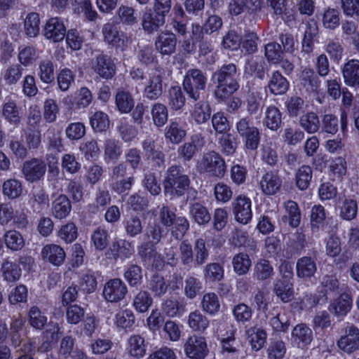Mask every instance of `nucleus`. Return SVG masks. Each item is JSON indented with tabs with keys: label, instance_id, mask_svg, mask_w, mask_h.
Listing matches in <instances>:
<instances>
[{
	"label": "nucleus",
	"instance_id": "f257e3e1",
	"mask_svg": "<svg viewBox=\"0 0 359 359\" xmlns=\"http://www.w3.org/2000/svg\"><path fill=\"white\" fill-rule=\"evenodd\" d=\"M237 76V68L233 63L224 65L213 72L211 80L216 85L214 94L219 101L227 100L238 90Z\"/></svg>",
	"mask_w": 359,
	"mask_h": 359
},
{
	"label": "nucleus",
	"instance_id": "f03ea898",
	"mask_svg": "<svg viewBox=\"0 0 359 359\" xmlns=\"http://www.w3.org/2000/svg\"><path fill=\"white\" fill-rule=\"evenodd\" d=\"M163 185L165 196L181 197L189 190L191 180L181 166L174 165L168 169Z\"/></svg>",
	"mask_w": 359,
	"mask_h": 359
},
{
	"label": "nucleus",
	"instance_id": "7ed1b4c3",
	"mask_svg": "<svg viewBox=\"0 0 359 359\" xmlns=\"http://www.w3.org/2000/svg\"><path fill=\"white\" fill-rule=\"evenodd\" d=\"M207 77L199 69H189L183 80L184 90L194 101L199 100L204 95L206 88Z\"/></svg>",
	"mask_w": 359,
	"mask_h": 359
},
{
	"label": "nucleus",
	"instance_id": "20e7f679",
	"mask_svg": "<svg viewBox=\"0 0 359 359\" xmlns=\"http://www.w3.org/2000/svg\"><path fill=\"white\" fill-rule=\"evenodd\" d=\"M226 169L224 160L215 151L205 153L197 165V170L199 172L207 173L210 176L219 178L224 177Z\"/></svg>",
	"mask_w": 359,
	"mask_h": 359
},
{
	"label": "nucleus",
	"instance_id": "39448f33",
	"mask_svg": "<svg viewBox=\"0 0 359 359\" xmlns=\"http://www.w3.org/2000/svg\"><path fill=\"white\" fill-rule=\"evenodd\" d=\"M236 128L245 142V148L252 151L256 150L259 144L260 133L251 119L248 117L241 118L236 122Z\"/></svg>",
	"mask_w": 359,
	"mask_h": 359
},
{
	"label": "nucleus",
	"instance_id": "423d86ee",
	"mask_svg": "<svg viewBox=\"0 0 359 359\" xmlns=\"http://www.w3.org/2000/svg\"><path fill=\"white\" fill-rule=\"evenodd\" d=\"M143 95L145 98L156 101L159 99L164 91L165 85L163 84V74L158 71L151 72L145 78Z\"/></svg>",
	"mask_w": 359,
	"mask_h": 359
},
{
	"label": "nucleus",
	"instance_id": "0eeeda50",
	"mask_svg": "<svg viewBox=\"0 0 359 359\" xmlns=\"http://www.w3.org/2000/svg\"><path fill=\"white\" fill-rule=\"evenodd\" d=\"M22 171L28 182H38L43 177L46 165L42 159L34 158L23 163Z\"/></svg>",
	"mask_w": 359,
	"mask_h": 359
},
{
	"label": "nucleus",
	"instance_id": "6e6552de",
	"mask_svg": "<svg viewBox=\"0 0 359 359\" xmlns=\"http://www.w3.org/2000/svg\"><path fill=\"white\" fill-rule=\"evenodd\" d=\"M184 347L187 356L191 359H204L208 353L205 338L196 335L189 337Z\"/></svg>",
	"mask_w": 359,
	"mask_h": 359
},
{
	"label": "nucleus",
	"instance_id": "1a4fd4ad",
	"mask_svg": "<svg viewBox=\"0 0 359 359\" xmlns=\"http://www.w3.org/2000/svg\"><path fill=\"white\" fill-rule=\"evenodd\" d=\"M91 68L100 76L109 79L116 73V66L110 57L99 54L91 60Z\"/></svg>",
	"mask_w": 359,
	"mask_h": 359
},
{
	"label": "nucleus",
	"instance_id": "9d476101",
	"mask_svg": "<svg viewBox=\"0 0 359 359\" xmlns=\"http://www.w3.org/2000/svg\"><path fill=\"white\" fill-rule=\"evenodd\" d=\"M128 293L126 285L119 278H114L106 283L103 296L109 302H118Z\"/></svg>",
	"mask_w": 359,
	"mask_h": 359
},
{
	"label": "nucleus",
	"instance_id": "9b49d317",
	"mask_svg": "<svg viewBox=\"0 0 359 359\" xmlns=\"http://www.w3.org/2000/svg\"><path fill=\"white\" fill-rule=\"evenodd\" d=\"M177 36L171 31L161 32L155 39L156 50L161 55H170L176 50Z\"/></svg>",
	"mask_w": 359,
	"mask_h": 359
},
{
	"label": "nucleus",
	"instance_id": "f8f14e48",
	"mask_svg": "<svg viewBox=\"0 0 359 359\" xmlns=\"http://www.w3.org/2000/svg\"><path fill=\"white\" fill-rule=\"evenodd\" d=\"M102 34L104 41L109 45L123 50L127 46V37L123 32H120L116 25L108 22L102 27Z\"/></svg>",
	"mask_w": 359,
	"mask_h": 359
},
{
	"label": "nucleus",
	"instance_id": "ddd939ff",
	"mask_svg": "<svg viewBox=\"0 0 359 359\" xmlns=\"http://www.w3.org/2000/svg\"><path fill=\"white\" fill-rule=\"evenodd\" d=\"M165 23V19L151 11V8L146 9L141 18L142 29L147 34H154L157 32Z\"/></svg>",
	"mask_w": 359,
	"mask_h": 359
},
{
	"label": "nucleus",
	"instance_id": "4468645a",
	"mask_svg": "<svg viewBox=\"0 0 359 359\" xmlns=\"http://www.w3.org/2000/svg\"><path fill=\"white\" fill-rule=\"evenodd\" d=\"M142 148L145 156L151 160L155 166L163 167L165 164V154L156 145L154 137H147L142 142Z\"/></svg>",
	"mask_w": 359,
	"mask_h": 359
},
{
	"label": "nucleus",
	"instance_id": "2eb2a0df",
	"mask_svg": "<svg viewBox=\"0 0 359 359\" xmlns=\"http://www.w3.org/2000/svg\"><path fill=\"white\" fill-rule=\"evenodd\" d=\"M338 347L343 351L351 353L359 349V329L354 325L346 328V334L337 341Z\"/></svg>",
	"mask_w": 359,
	"mask_h": 359
},
{
	"label": "nucleus",
	"instance_id": "dca6fc26",
	"mask_svg": "<svg viewBox=\"0 0 359 359\" xmlns=\"http://www.w3.org/2000/svg\"><path fill=\"white\" fill-rule=\"evenodd\" d=\"M233 213L237 222L246 224L252 219L251 201L246 196H239L233 203Z\"/></svg>",
	"mask_w": 359,
	"mask_h": 359
},
{
	"label": "nucleus",
	"instance_id": "f3484780",
	"mask_svg": "<svg viewBox=\"0 0 359 359\" xmlns=\"http://www.w3.org/2000/svg\"><path fill=\"white\" fill-rule=\"evenodd\" d=\"M66 31V27L61 19L51 18L46 23L43 35L47 39L58 42L65 38Z\"/></svg>",
	"mask_w": 359,
	"mask_h": 359
},
{
	"label": "nucleus",
	"instance_id": "a211bd4d",
	"mask_svg": "<svg viewBox=\"0 0 359 359\" xmlns=\"http://www.w3.org/2000/svg\"><path fill=\"white\" fill-rule=\"evenodd\" d=\"M260 188L266 195L276 194L282 186V179L278 171H269L263 175L259 181Z\"/></svg>",
	"mask_w": 359,
	"mask_h": 359
},
{
	"label": "nucleus",
	"instance_id": "6ab92c4d",
	"mask_svg": "<svg viewBox=\"0 0 359 359\" xmlns=\"http://www.w3.org/2000/svg\"><path fill=\"white\" fill-rule=\"evenodd\" d=\"M341 72L347 86L359 88V60H349L344 65Z\"/></svg>",
	"mask_w": 359,
	"mask_h": 359
},
{
	"label": "nucleus",
	"instance_id": "aec40b11",
	"mask_svg": "<svg viewBox=\"0 0 359 359\" xmlns=\"http://www.w3.org/2000/svg\"><path fill=\"white\" fill-rule=\"evenodd\" d=\"M292 340L299 348H304L313 340V332L305 323L297 325L292 331Z\"/></svg>",
	"mask_w": 359,
	"mask_h": 359
},
{
	"label": "nucleus",
	"instance_id": "412c9836",
	"mask_svg": "<svg viewBox=\"0 0 359 359\" xmlns=\"http://www.w3.org/2000/svg\"><path fill=\"white\" fill-rule=\"evenodd\" d=\"M351 307L352 299L351 296L346 293H343L329 305L328 310L337 318H342L349 312Z\"/></svg>",
	"mask_w": 359,
	"mask_h": 359
},
{
	"label": "nucleus",
	"instance_id": "4be33fe9",
	"mask_svg": "<svg viewBox=\"0 0 359 359\" xmlns=\"http://www.w3.org/2000/svg\"><path fill=\"white\" fill-rule=\"evenodd\" d=\"M109 251L111 252L112 258L114 259H126L130 257L134 252V248L132 243L125 239L114 241Z\"/></svg>",
	"mask_w": 359,
	"mask_h": 359
},
{
	"label": "nucleus",
	"instance_id": "5701e85b",
	"mask_svg": "<svg viewBox=\"0 0 359 359\" xmlns=\"http://www.w3.org/2000/svg\"><path fill=\"white\" fill-rule=\"evenodd\" d=\"M296 268L297 276L302 278H309L313 276L317 271L316 260L308 256L298 259Z\"/></svg>",
	"mask_w": 359,
	"mask_h": 359
},
{
	"label": "nucleus",
	"instance_id": "b1692460",
	"mask_svg": "<svg viewBox=\"0 0 359 359\" xmlns=\"http://www.w3.org/2000/svg\"><path fill=\"white\" fill-rule=\"evenodd\" d=\"M189 211L190 217L198 225L205 226L211 219V215L208 208L198 202L190 203Z\"/></svg>",
	"mask_w": 359,
	"mask_h": 359
},
{
	"label": "nucleus",
	"instance_id": "393cba45",
	"mask_svg": "<svg viewBox=\"0 0 359 359\" xmlns=\"http://www.w3.org/2000/svg\"><path fill=\"white\" fill-rule=\"evenodd\" d=\"M43 259H47L54 265L59 266L65 260V250L59 245L55 244L45 245L41 251Z\"/></svg>",
	"mask_w": 359,
	"mask_h": 359
},
{
	"label": "nucleus",
	"instance_id": "a878e982",
	"mask_svg": "<svg viewBox=\"0 0 359 359\" xmlns=\"http://www.w3.org/2000/svg\"><path fill=\"white\" fill-rule=\"evenodd\" d=\"M267 86L271 94L281 95L288 90L289 82L278 71H276L272 74Z\"/></svg>",
	"mask_w": 359,
	"mask_h": 359
},
{
	"label": "nucleus",
	"instance_id": "bb28decb",
	"mask_svg": "<svg viewBox=\"0 0 359 359\" xmlns=\"http://www.w3.org/2000/svg\"><path fill=\"white\" fill-rule=\"evenodd\" d=\"M186 135L187 131L177 121H172L165 128V137L172 144H180Z\"/></svg>",
	"mask_w": 359,
	"mask_h": 359
},
{
	"label": "nucleus",
	"instance_id": "cd10ccee",
	"mask_svg": "<svg viewBox=\"0 0 359 359\" xmlns=\"http://www.w3.org/2000/svg\"><path fill=\"white\" fill-rule=\"evenodd\" d=\"M144 271L135 264L128 266L124 272L123 277L131 287L138 288L144 281Z\"/></svg>",
	"mask_w": 359,
	"mask_h": 359
},
{
	"label": "nucleus",
	"instance_id": "c85d7f7f",
	"mask_svg": "<svg viewBox=\"0 0 359 359\" xmlns=\"http://www.w3.org/2000/svg\"><path fill=\"white\" fill-rule=\"evenodd\" d=\"M72 210L70 201L67 196L60 195L52 203L53 215L57 219L66 217Z\"/></svg>",
	"mask_w": 359,
	"mask_h": 359
},
{
	"label": "nucleus",
	"instance_id": "c756f323",
	"mask_svg": "<svg viewBox=\"0 0 359 359\" xmlns=\"http://www.w3.org/2000/svg\"><path fill=\"white\" fill-rule=\"evenodd\" d=\"M300 126L308 133L313 134L318 132L320 128V121L315 112H307L299 118Z\"/></svg>",
	"mask_w": 359,
	"mask_h": 359
},
{
	"label": "nucleus",
	"instance_id": "7c9ffc66",
	"mask_svg": "<svg viewBox=\"0 0 359 359\" xmlns=\"http://www.w3.org/2000/svg\"><path fill=\"white\" fill-rule=\"evenodd\" d=\"M248 339L255 351L260 350L266 341L267 334L262 327H252L247 330Z\"/></svg>",
	"mask_w": 359,
	"mask_h": 359
},
{
	"label": "nucleus",
	"instance_id": "2f4dec72",
	"mask_svg": "<svg viewBox=\"0 0 359 359\" xmlns=\"http://www.w3.org/2000/svg\"><path fill=\"white\" fill-rule=\"evenodd\" d=\"M232 265L233 271L238 276H243L250 271L252 261L248 254L240 252L233 257Z\"/></svg>",
	"mask_w": 359,
	"mask_h": 359
},
{
	"label": "nucleus",
	"instance_id": "473e14b6",
	"mask_svg": "<svg viewBox=\"0 0 359 359\" xmlns=\"http://www.w3.org/2000/svg\"><path fill=\"white\" fill-rule=\"evenodd\" d=\"M165 234L163 227L156 222H149L144 232L147 241L152 245L158 244Z\"/></svg>",
	"mask_w": 359,
	"mask_h": 359
},
{
	"label": "nucleus",
	"instance_id": "72a5a7b5",
	"mask_svg": "<svg viewBox=\"0 0 359 359\" xmlns=\"http://www.w3.org/2000/svg\"><path fill=\"white\" fill-rule=\"evenodd\" d=\"M264 124L271 130H277L282 124V114L275 106L268 107L265 111Z\"/></svg>",
	"mask_w": 359,
	"mask_h": 359
},
{
	"label": "nucleus",
	"instance_id": "f704fd0d",
	"mask_svg": "<svg viewBox=\"0 0 359 359\" xmlns=\"http://www.w3.org/2000/svg\"><path fill=\"white\" fill-rule=\"evenodd\" d=\"M122 154L121 143L114 139H107L104 141V156L107 161H117Z\"/></svg>",
	"mask_w": 359,
	"mask_h": 359
},
{
	"label": "nucleus",
	"instance_id": "c9c22d12",
	"mask_svg": "<svg viewBox=\"0 0 359 359\" xmlns=\"http://www.w3.org/2000/svg\"><path fill=\"white\" fill-rule=\"evenodd\" d=\"M130 354L135 358H142L146 353L144 338L140 334H133L128 340Z\"/></svg>",
	"mask_w": 359,
	"mask_h": 359
},
{
	"label": "nucleus",
	"instance_id": "e433bc0d",
	"mask_svg": "<svg viewBox=\"0 0 359 359\" xmlns=\"http://www.w3.org/2000/svg\"><path fill=\"white\" fill-rule=\"evenodd\" d=\"M24 323V319L20 316L12 319L10 325L9 337L11 345L14 347L19 346L22 341V337L20 332L22 330Z\"/></svg>",
	"mask_w": 359,
	"mask_h": 359
},
{
	"label": "nucleus",
	"instance_id": "4c0bfd02",
	"mask_svg": "<svg viewBox=\"0 0 359 359\" xmlns=\"http://www.w3.org/2000/svg\"><path fill=\"white\" fill-rule=\"evenodd\" d=\"M168 288L164 277L158 273L153 274L149 281V289L154 297H161L164 295Z\"/></svg>",
	"mask_w": 359,
	"mask_h": 359
},
{
	"label": "nucleus",
	"instance_id": "58836bf2",
	"mask_svg": "<svg viewBox=\"0 0 359 359\" xmlns=\"http://www.w3.org/2000/svg\"><path fill=\"white\" fill-rule=\"evenodd\" d=\"M194 262L196 266H202L206 263L209 257V250L206 247L205 241L199 238L194 242Z\"/></svg>",
	"mask_w": 359,
	"mask_h": 359
},
{
	"label": "nucleus",
	"instance_id": "ea45409f",
	"mask_svg": "<svg viewBox=\"0 0 359 359\" xmlns=\"http://www.w3.org/2000/svg\"><path fill=\"white\" fill-rule=\"evenodd\" d=\"M300 78L302 84L306 88L307 91H317L320 81L313 69L305 68L302 70Z\"/></svg>",
	"mask_w": 359,
	"mask_h": 359
},
{
	"label": "nucleus",
	"instance_id": "a19ab883",
	"mask_svg": "<svg viewBox=\"0 0 359 359\" xmlns=\"http://www.w3.org/2000/svg\"><path fill=\"white\" fill-rule=\"evenodd\" d=\"M179 257L184 266H190L194 262V251L188 240H184L179 244Z\"/></svg>",
	"mask_w": 359,
	"mask_h": 359
},
{
	"label": "nucleus",
	"instance_id": "79ce46f5",
	"mask_svg": "<svg viewBox=\"0 0 359 359\" xmlns=\"http://www.w3.org/2000/svg\"><path fill=\"white\" fill-rule=\"evenodd\" d=\"M211 109L208 102L199 101L194 106L191 116L198 124L205 123L210 118Z\"/></svg>",
	"mask_w": 359,
	"mask_h": 359
},
{
	"label": "nucleus",
	"instance_id": "37998d69",
	"mask_svg": "<svg viewBox=\"0 0 359 359\" xmlns=\"http://www.w3.org/2000/svg\"><path fill=\"white\" fill-rule=\"evenodd\" d=\"M186 98L179 86H172L169 90L168 104L172 110L178 111L185 105Z\"/></svg>",
	"mask_w": 359,
	"mask_h": 359
},
{
	"label": "nucleus",
	"instance_id": "c03bdc74",
	"mask_svg": "<svg viewBox=\"0 0 359 359\" xmlns=\"http://www.w3.org/2000/svg\"><path fill=\"white\" fill-rule=\"evenodd\" d=\"M153 303L150 294L145 290L139 291L133 298V305L135 310L140 313H144Z\"/></svg>",
	"mask_w": 359,
	"mask_h": 359
},
{
	"label": "nucleus",
	"instance_id": "a18cd8bd",
	"mask_svg": "<svg viewBox=\"0 0 359 359\" xmlns=\"http://www.w3.org/2000/svg\"><path fill=\"white\" fill-rule=\"evenodd\" d=\"M116 104L122 113H129L134 107L135 102L129 92L119 90L116 95Z\"/></svg>",
	"mask_w": 359,
	"mask_h": 359
},
{
	"label": "nucleus",
	"instance_id": "49530a36",
	"mask_svg": "<svg viewBox=\"0 0 359 359\" xmlns=\"http://www.w3.org/2000/svg\"><path fill=\"white\" fill-rule=\"evenodd\" d=\"M4 279L8 282H15L21 276V269L16 263L5 260L1 266Z\"/></svg>",
	"mask_w": 359,
	"mask_h": 359
},
{
	"label": "nucleus",
	"instance_id": "de8ad7c7",
	"mask_svg": "<svg viewBox=\"0 0 359 359\" xmlns=\"http://www.w3.org/2000/svg\"><path fill=\"white\" fill-rule=\"evenodd\" d=\"M4 238L6 247L13 251L21 250L25 245L23 237L17 231L10 230L6 231Z\"/></svg>",
	"mask_w": 359,
	"mask_h": 359
},
{
	"label": "nucleus",
	"instance_id": "09e8293b",
	"mask_svg": "<svg viewBox=\"0 0 359 359\" xmlns=\"http://www.w3.org/2000/svg\"><path fill=\"white\" fill-rule=\"evenodd\" d=\"M312 178V168L308 165L301 166L296 172L295 182L300 190H306Z\"/></svg>",
	"mask_w": 359,
	"mask_h": 359
},
{
	"label": "nucleus",
	"instance_id": "8fccbe9b",
	"mask_svg": "<svg viewBox=\"0 0 359 359\" xmlns=\"http://www.w3.org/2000/svg\"><path fill=\"white\" fill-rule=\"evenodd\" d=\"M39 15L36 13H29L24 22L26 34L29 37H36L39 34Z\"/></svg>",
	"mask_w": 359,
	"mask_h": 359
},
{
	"label": "nucleus",
	"instance_id": "3c124183",
	"mask_svg": "<svg viewBox=\"0 0 359 359\" xmlns=\"http://www.w3.org/2000/svg\"><path fill=\"white\" fill-rule=\"evenodd\" d=\"M124 229L126 234L131 238L140 235L143 231V224L138 216H131L124 221Z\"/></svg>",
	"mask_w": 359,
	"mask_h": 359
},
{
	"label": "nucleus",
	"instance_id": "603ef678",
	"mask_svg": "<svg viewBox=\"0 0 359 359\" xmlns=\"http://www.w3.org/2000/svg\"><path fill=\"white\" fill-rule=\"evenodd\" d=\"M28 322L32 327L42 330L47 323V318L37 306H33L28 312Z\"/></svg>",
	"mask_w": 359,
	"mask_h": 359
},
{
	"label": "nucleus",
	"instance_id": "864d4df0",
	"mask_svg": "<svg viewBox=\"0 0 359 359\" xmlns=\"http://www.w3.org/2000/svg\"><path fill=\"white\" fill-rule=\"evenodd\" d=\"M154 123L157 127L165 125L168 121V112L167 107L162 103H155L151 109Z\"/></svg>",
	"mask_w": 359,
	"mask_h": 359
},
{
	"label": "nucleus",
	"instance_id": "5fc2aeb1",
	"mask_svg": "<svg viewBox=\"0 0 359 359\" xmlns=\"http://www.w3.org/2000/svg\"><path fill=\"white\" fill-rule=\"evenodd\" d=\"M273 273V269L269 261L261 259L255 265V278L259 280H264L269 278Z\"/></svg>",
	"mask_w": 359,
	"mask_h": 359
},
{
	"label": "nucleus",
	"instance_id": "6e6d98bb",
	"mask_svg": "<svg viewBox=\"0 0 359 359\" xmlns=\"http://www.w3.org/2000/svg\"><path fill=\"white\" fill-rule=\"evenodd\" d=\"M135 318L130 310H123L116 313L115 323L118 327L128 330H130L135 324Z\"/></svg>",
	"mask_w": 359,
	"mask_h": 359
},
{
	"label": "nucleus",
	"instance_id": "4d7b16f0",
	"mask_svg": "<svg viewBox=\"0 0 359 359\" xmlns=\"http://www.w3.org/2000/svg\"><path fill=\"white\" fill-rule=\"evenodd\" d=\"M273 292L283 302H288L293 295L292 285L285 280H278L274 284Z\"/></svg>",
	"mask_w": 359,
	"mask_h": 359
},
{
	"label": "nucleus",
	"instance_id": "13d9d810",
	"mask_svg": "<svg viewBox=\"0 0 359 359\" xmlns=\"http://www.w3.org/2000/svg\"><path fill=\"white\" fill-rule=\"evenodd\" d=\"M358 212V204L353 199L345 198L340 206V217L345 220L353 219Z\"/></svg>",
	"mask_w": 359,
	"mask_h": 359
},
{
	"label": "nucleus",
	"instance_id": "bf43d9fd",
	"mask_svg": "<svg viewBox=\"0 0 359 359\" xmlns=\"http://www.w3.org/2000/svg\"><path fill=\"white\" fill-rule=\"evenodd\" d=\"M202 308L206 313L213 315L220 309V304L217 295L214 292L205 294L201 302Z\"/></svg>",
	"mask_w": 359,
	"mask_h": 359
},
{
	"label": "nucleus",
	"instance_id": "052dcab7",
	"mask_svg": "<svg viewBox=\"0 0 359 359\" xmlns=\"http://www.w3.org/2000/svg\"><path fill=\"white\" fill-rule=\"evenodd\" d=\"M171 235L177 240H181L190 227L189 220L184 216H177L173 222Z\"/></svg>",
	"mask_w": 359,
	"mask_h": 359
},
{
	"label": "nucleus",
	"instance_id": "680f3d73",
	"mask_svg": "<svg viewBox=\"0 0 359 359\" xmlns=\"http://www.w3.org/2000/svg\"><path fill=\"white\" fill-rule=\"evenodd\" d=\"M224 268L217 262L208 264L204 269V278L210 281H219L224 278Z\"/></svg>",
	"mask_w": 359,
	"mask_h": 359
},
{
	"label": "nucleus",
	"instance_id": "e2e57ef3",
	"mask_svg": "<svg viewBox=\"0 0 359 359\" xmlns=\"http://www.w3.org/2000/svg\"><path fill=\"white\" fill-rule=\"evenodd\" d=\"M22 192V184L19 180L10 179L3 184V193L9 198L14 199L19 197Z\"/></svg>",
	"mask_w": 359,
	"mask_h": 359
},
{
	"label": "nucleus",
	"instance_id": "0e129e2a",
	"mask_svg": "<svg viewBox=\"0 0 359 359\" xmlns=\"http://www.w3.org/2000/svg\"><path fill=\"white\" fill-rule=\"evenodd\" d=\"M90 123L95 132H103L109 127L107 114L102 111H96L90 118Z\"/></svg>",
	"mask_w": 359,
	"mask_h": 359
},
{
	"label": "nucleus",
	"instance_id": "69168bd1",
	"mask_svg": "<svg viewBox=\"0 0 359 359\" xmlns=\"http://www.w3.org/2000/svg\"><path fill=\"white\" fill-rule=\"evenodd\" d=\"M285 208L288 213L289 224L292 228L299 226L301 222V212L297 203L293 201L285 203Z\"/></svg>",
	"mask_w": 359,
	"mask_h": 359
},
{
	"label": "nucleus",
	"instance_id": "338daca9",
	"mask_svg": "<svg viewBox=\"0 0 359 359\" xmlns=\"http://www.w3.org/2000/svg\"><path fill=\"white\" fill-rule=\"evenodd\" d=\"M117 15L123 24L133 25L137 22V16L133 7L121 5L117 10Z\"/></svg>",
	"mask_w": 359,
	"mask_h": 359
},
{
	"label": "nucleus",
	"instance_id": "774afa93",
	"mask_svg": "<svg viewBox=\"0 0 359 359\" xmlns=\"http://www.w3.org/2000/svg\"><path fill=\"white\" fill-rule=\"evenodd\" d=\"M235 320L238 323H245L252 318V309L244 303L236 305L232 310Z\"/></svg>",
	"mask_w": 359,
	"mask_h": 359
}]
</instances>
